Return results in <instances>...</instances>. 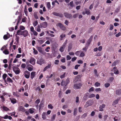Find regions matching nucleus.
Instances as JSON below:
<instances>
[{"instance_id": "f257e3e1", "label": "nucleus", "mask_w": 121, "mask_h": 121, "mask_svg": "<svg viewBox=\"0 0 121 121\" xmlns=\"http://www.w3.org/2000/svg\"><path fill=\"white\" fill-rule=\"evenodd\" d=\"M17 34L18 35H23L24 37H25L28 35V32L26 30L21 31V30H19L17 31Z\"/></svg>"}, {"instance_id": "f03ea898", "label": "nucleus", "mask_w": 121, "mask_h": 121, "mask_svg": "<svg viewBox=\"0 0 121 121\" xmlns=\"http://www.w3.org/2000/svg\"><path fill=\"white\" fill-rule=\"evenodd\" d=\"M82 84L81 83H75L74 85V89H80L82 86Z\"/></svg>"}, {"instance_id": "7ed1b4c3", "label": "nucleus", "mask_w": 121, "mask_h": 121, "mask_svg": "<svg viewBox=\"0 0 121 121\" xmlns=\"http://www.w3.org/2000/svg\"><path fill=\"white\" fill-rule=\"evenodd\" d=\"M64 16L67 18L70 19L72 17V15L71 14H69L67 12L64 13Z\"/></svg>"}, {"instance_id": "20e7f679", "label": "nucleus", "mask_w": 121, "mask_h": 121, "mask_svg": "<svg viewBox=\"0 0 121 121\" xmlns=\"http://www.w3.org/2000/svg\"><path fill=\"white\" fill-rule=\"evenodd\" d=\"M44 60L42 58L38 59L37 61V63L41 65L44 63Z\"/></svg>"}, {"instance_id": "39448f33", "label": "nucleus", "mask_w": 121, "mask_h": 121, "mask_svg": "<svg viewBox=\"0 0 121 121\" xmlns=\"http://www.w3.org/2000/svg\"><path fill=\"white\" fill-rule=\"evenodd\" d=\"M58 26L60 27V28L62 30H66V28L61 23H59Z\"/></svg>"}, {"instance_id": "423d86ee", "label": "nucleus", "mask_w": 121, "mask_h": 121, "mask_svg": "<svg viewBox=\"0 0 121 121\" xmlns=\"http://www.w3.org/2000/svg\"><path fill=\"white\" fill-rule=\"evenodd\" d=\"M25 75L24 76L25 77L27 78H29L30 76V73L27 71H26L25 73Z\"/></svg>"}, {"instance_id": "0eeeda50", "label": "nucleus", "mask_w": 121, "mask_h": 121, "mask_svg": "<svg viewBox=\"0 0 121 121\" xmlns=\"http://www.w3.org/2000/svg\"><path fill=\"white\" fill-rule=\"evenodd\" d=\"M92 101L91 100L87 101L86 104V106L88 107L91 105L92 104Z\"/></svg>"}, {"instance_id": "6e6552de", "label": "nucleus", "mask_w": 121, "mask_h": 121, "mask_svg": "<svg viewBox=\"0 0 121 121\" xmlns=\"http://www.w3.org/2000/svg\"><path fill=\"white\" fill-rule=\"evenodd\" d=\"M35 60L34 58L31 57L30 61V62L32 64L34 65H35Z\"/></svg>"}, {"instance_id": "1a4fd4ad", "label": "nucleus", "mask_w": 121, "mask_h": 121, "mask_svg": "<svg viewBox=\"0 0 121 121\" xmlns=\"http://www.w3.org/2000/svg\"><path fill=\"white\" fill-rule=\"evenodd\" d=\"M41 27H42L43 28H45L47 26V23L46 22H43L41 23Z\"/></svg>"}, {"instance_id": "9d476101", "label": "nucleus", "mask_w": 121, "mask_h": 121, "mask_svg": "<svg viewBox=\"0 0 121 121\" xmlns=\"http://www.w3.org/2000/svg\"><path fill=\"white\" fill-rule=\"evenodd\" d=\"M51 63L48 64V65L46 66L44 68L43 70V71H45L46 70L50 68L51 67Z\"/></svg>"}, {"instance_id": "9b49d317", "label": "nucleus", "mask_w": 121, "mask_h": 121, "mask_svg": "<svg viewBox=\"0 0 121 121\" xmlns=\"http://www.w3.org/2000/svg\"><path fill=\"white\" fill-rule=\"evenodd\" d=\"M52 14L54 15H55L56 16H59L61 17H62L63 16L62 14H60L59 13H57L55 12H53Z\"/></svg>"}, {"instance_id": "f8f14e48", "label": "nucleus", "mask_w": 121, "mask_h": 121, "mask_svg": "<svg viewBox=\"0 0 121 121\" xmlns=\"http://www.w3.org/2000/svg\"><path fill=\"white\" fill-rule=\"evenodd\" d=\"M69 83V82H66L65 81L62 80L61 83V85L62 86H66Z\"/></svg>"}, {"instance_id": "ddd939ff", "label": "nucleus", "mask_w": 121, "mask_h": 121, "mask_svg": "<svg viewBox=\"0 0 121 121\" xmlns=\"http://www.w3.org/2000/svg\"><path fill=\"white\" fill-rule=\"evenodd\" d=\"M15 68L16 67H13V70L15 74H18L20 73V70L18 68V70H15Z\"/></svg>"}, {"instance_id": "4468645a", "label": "nucleus", "mask_w": 121, "mask_h": 121, "mask_svg": "<svg viewBox=\"0 0 121 121\" xmlns=\"http://www.w3.org/2000/svg\"><path fill=\"white\" fill-rule=\"evenodd\" d=\"M105 104H103L101 105H100L99 108V110L100 111H102L103 110V108L105 107Z\"/></svg>"}, {"instance_id": "2eb2a0df", "label": "nucleus", "mask_w": 121, "mask_h": 121, "mask_svg": "<svg viewBox=\"0 0 121 121\" xmlns=\"http://www.w3.org/2000/svg\"><path fill=\"white\" fill-rule=\"evenodd\" d=\"M18 109L20 111L24 112L25 111V109L24 108L21 106H20L18 108Z\"/></svg>"}, {"instance_id": "dca6fc26", "label": "nucleus", "mask_w": 121, "mask_h": 121, "mask_svg": "<svg viewBox=\"0 0 121 121\" xmlns=\"http://www.w3.org/2000/svg\"><path fill=\"white\" fill-rule=\"evenodd\" d=\"M91 40L92 39L90 38L89 39V40L87 41V43L86 44V47H87V48L88 47L90 43Z\"/></svg>"}, {"instance_id": "f3484780", "label": "nucleus", "mask_w": 121, "mask_h": 121, "mask_svg": "<svg viewBox=\"0 0 121 121\" xmlns=\"http://www.w3.org/2000/svg\"><path fill=\"white\" fill-rule=\"evenodd\" d=\"M36 75V72H33L31 73L30 78L32 79H33Z\"/></svg>"}, {"instance_id": "a211bd4d", "label": "nucleus", "mask_w": 121, "mask_h": 121, "mask_svg": "<svg viewBox=\"0 0 121 121\" xmlns=\"http://www.w3.org/2000/svg\"><path fill=\"white\" fill-rule=\"evenodd\" d=\"M116 67H114L113 68V71L114 72V73L115 74H118L119 73V72L118 70L116 69Z\"/></svg>"}, {"instance_id": "6ab92c4d", "label": "nucleus", "mask_w": 121, "mask_h": 121, "mask_svg": "<svg viewBox=\"0 0 121 121\" xmlns=\"http://www.w3.org/2000/svg\"><path fill=\"white\" fill-rule=\"evenodd\" d=\"M11 102L13 104H14L17 102V100L14 98H10Z\"/></svg>"}, {"instance_id": "aec40b11", "label": "nucleus", "mask_w": 121, "mask_h": 121, "mask_svg": "<svg viewBox=\"0 0 121 121\" xmlns=\"http://www.w3.org/2000/svg\"><path fill=\"white\" fill-rule=\"evenodd\" d=\"M47 115V114L46 112H44L42 114V118L44 120L46 118V116Z\"/></svg>"}, {"instance_id": "412c9836", "label": "nucleus", "mask_w": 121, "mask_h": 121, "mask_svg": "<svg viewBox=\"0 0 121 121\" xmlns=\"http://www.w3.org/2000/svg\"><path fill=\"white\" fill-rule=\"evenodd\" d=\"M9 82L12 83L13 82V80L11 79L9 77H8L7 79L6 82Z\"/></svg>"}, {"instance_id": "4be33fe9", "label": "nucleus", "mask_w": 121, "mask_h": 121, "mask_svg": "<svg viewBox=\"0 0 121 121\" xmlns=\"http://www.w3.org/2000/svg\"><path fill=\"white\" fill-rule=\"evenodd\" d=\"M7 77V75L6 74L4 73L2 77L3 79L4 80L5 83H6V78Z\"/></svg>"}, {"instance_id": "5701e85b", "label": "nucleus", "mask_w": 121, "mask_h": 121, "mask_svg": "<svg viewBox=\"0 0 121 121\" xmlns=\"http://www.w3.org/2000/svg\"><path fill=\"white\" fill-rule=\"evenodd\" d=\"M116 94L118 95H121V90H117L116 91Z\"/></svg>"}, {"instance_id": "b1692460", "label": "nucleus", "mask_w": 121, "mask_h": 121, "mask_svg": "<svg viewBox=\"0 0 121 121\" xmlns=\"http://www.w3.org/2000/svg\"><path fill=\"white\" fill-rule=\"evenodd\" d=\"M35 110V109L32 108H30L29 109V112L31 114L33 113L34 112V110Z\"/></svg>"}, {"instance_id": "393cba45", "label": "nucleus", "mask_w": 121, "mask_h": 121, "mask_svg": "<svg viewBox=\"0 0 121 121\" xmlns=\"http://www.w3.org/2000/svg\"><path fill=\"white\" fill-rule=\"evenodd\" d=\"M65 36L66 35L64 34H62L60 36V40H62V38L64 37H65Z\"/></svg>"}, {"instance_id": "a878e982", "label": "nucleus", "mask_w": 121, "mask_h": 121, "mask_svg": "<svg viewBox=\"0 0 121 121\" xmlns=\"http://www.w3.org/2000/svg\"><path fill=\"white\" fill-rule=\"evenodd\" d=\"M77 113V109L76 108H75L74 109L73 111V115L75 116H76Z\"/></svg>"}, {"instance_id": "bb28decb", "label": "nucleus", "mask_w": 121, "mask_h": 121, "mask_svg": "<svg viewBox=\"0 0 121 121\" xmlns=\"http://www.w3.org/2000/svg\"><path fill=\"white\" fill-rule=\"evenodd\" d=\"M72 45L71 44H70L69 45L68 47V52H69L70 51V50L72 49Z\"/></svg>"}, {"instance_id": "cd10ccee", "label": "nucleus", "mask_w": 121, "mask_h": 121, "mask_svg": "<svg viewBox=\"0 0 121 121\" xmlns=\"http://www.w3.org/2000/svg\"><path fill=\"white\" fill-rule=\"evenodd\" d=\"M69 5L71 7H73L74 6V5L73 4V2L71 1L70 2V3L68 4V5L69 6Z\"/></svg>"}, {"instance_id": "c85d7f7f", "label": "nucleus", "mask_w": 121, "mask_h": 121, "mask_svg": "<svg viewBox=\"0 0 121 121\" xmlns=\"http://www.w3.org/2000/svg\"><path fill=\"white\" fill-rule=\"evenodd\" d=\"M3 109L4 111H7L8 110H9V109L7 107H5V106H4L3 107Z\"/></svg>"}, {"instance_id": "c756f323", "label": "nucleus", "mask_w": 121, "mask_h": 121, "mask_svg": "<svg viewBox=\"0 0 121 121\" xmlns=\"http://www.w3.org/2000/svg\"><path fill=\"white\" fill-rule=\"evenodd\" d=\"M37 50L40 52L41 53H43V51L41 48L39 47H38L37 48Z\"/></svg>"}, {"instance_id": "7c9ffc66", "label": "nucleus", "mask_w": 121, "mask_h": 121, "mask_svg": "<svg viewBox=\"0 0 121 121\" xmlns=\"http://www.w3.org/2000/svg\"><path fill=\"white\" fill-rule=\"evenodd\" d=\"M85 13L87 15H89L90 14V10L88 9H85Z\"/></svg>"}, {"instance_id": "2f4dec72", "label": "nucleus", "mask_w": 121, "mask_h": 121, "mask_svg": "<svg viewBox=\"0 0 121 121\" xmlns=\"http://www.w3.org/2000/svg\"><path fill=\"white\" fill-rule=\"evenodd\" d=\"M38 22L37 21H35L33 23V24L34 27L36 26L38 24Z\"/></svg>"}, {"instance_id": "473e14b6", "label": "nucleus", "mask_w": 121, "mask_h": 121, "mask_svg": "<svg viewBox=\"0 0 121 121\" xmlns=\"http://www.w3.org/2000/svg\"><path fill=\"white\" fill-rule=\"evenodd\" d=\"M80 54L79 56V57H83L85 56V54L84 52H80Z\"/></svg>"}, {"instance_id": "72a5a7b5", "label": "nucleus", "mask_w": 121, "mask_h": 121, "mask_svg": "<svg viewBox=\"0 0 121 121\" xmlns=\"http://www.w3.org/2000/svg\"><path fill=\"white\" fill-rule=\"evenodd\" d=\"M9 37V36L6 35H4L3 37L4 39L6 40L8 39Z\"/></svg>"}, {"instance_id": "f704fd0d", "label": "nucleus", "mask_w": 121, "mask_h": 121, "mask_svg": "<svg viewBox=\"0 0 121 121\" xmlns=\"http://www.w3.org/2000/svg\"><path fill=\"white\" fill-rule=\"evenodd\" d=\"M81 52V51H78L76 52L75 53V54L77 56H79V54L80 52Z\"/></svg>"}, {"instance_id": "c9c22d12", "label": "nucleus", "mask_w": 121, "mask_h": 121, "mask_svg": "<svg viewBox=\"0 0 121 121\" xmlns=\"http://www.w3.org/2000/svg\"><path fill=\"white\" fill-rule=\"evenodd\" d=\"M3 53L6 55L8 54L9 53V51L6 49L4 50L3 51Z\"/></svg>"}, {"instance_id": "e433bc0d", "label": "nucleus", "mask_w": 121, "mask_h": 121, "mask_svg": "<svg viewBox=\"0 0 121 121\" xmlns=\"http://www.w3.org/2000/svg\"><path fill=\"white\" fill-rule=\"evenodd\" d=\"M119 101L118 99L115 100L113 102V104L114 105H116L118 103Z\"/></svg>"}, {"instance_id": "4c0bfd02", "label": "nucleus", "mask_w": 121, "mask_h": 121, "mask_svg": "<svg viewBox=\"0 0 121 121\" xmlns=\"http://www.w3.org/2000/svg\"><path fill=\"white\" fill-rule=\"evenodd\" d=\"M48 107L49 108L51 109H52L53 108V106H52V105L51 104H49L48 105Z\"/></svg>"}, {"instance_id": "58836bf2", "label": "nucleus", "mask_w": 121, "mask_h": 121, "mask_svg": "<svg viewBox=\"0 0 121 121\" xmlns=\"http://www.w3.org/2000/svg\"><path fill=\"white\" fill-rule=\"evenodd\" d=\"M95 96V95L94 94H91L89 96V98H91L94 97Z\"/></svg>"}, {"instance_id": "ea45409f", "label": "nucleus", "mask_w": 121, "mask_h": 121, "mask_svg": "<svg viewBox=\"0 0 121 121\" xmlns=\"http://www.w3.org/2000/svg\"><path fill=\"white\" fill-rule=\"evenodd\" d=\"M65 48L62 47H61L59 49V51L61 52H63Z\"/></svg>"}, {"instance_id": "a19ab883", "label": "nucleus", "mask_w": 121, "mask_h": 121, "mask_svg": "<svg viewBox=\"0 0 121 121\" xmlns=\"http://www.w3.org/2000/svg\"><path fill=\"white\" fill-rule=\"evenodd\" d=\"M40 101V99H37L35 102L36 104L38 105Z\"/></svg>"}, {"instance_id": "79ce46f5", "label": "nucleus", "mask_w": 121, "mask_h": 121, "mask_svg": "<svg viewBox=\"0 0 121 121\" xmlns=\"http://www.w3.org/2000/svg\"><path fill=\"white\" fill-rule=\"evenodd\" d=\"M71 58V57H70L69 55H68L66 56V60H70Z\"/></svg>"}, {"instance_id": "37998d69", "label": "nucleus", "mask_w": 121, "mask_h": 121, "mask_svg": "<svg viewBox=\"0 0 121 121\" xmlns=\"http://www.w3.org/2000/svg\"><path fill=\"white\" fill-rule=\"evenodd\" d=\"M87 116V114L86 113H85L81 116V117L82 118H84L85 117Z\"/></svg>"}, {"instance_id": "c03bdc74", "label": "nucleus", "mask_w": 121, "mask_h": 121, "mask_svg": "<svg viewBox=\"0 0 121 121\" xmlns=\"http://www.w3.org/2000/svg\"><path fill=\"white\" fill-rule=\"evenodd\" d=\"M110 85V84L108 83H106L104 84L106 88L108 87Z\"/></svg>"}, {"instance_id": "a18cd8bd", "label": "nucleus", "mask_w": 121, "mask_h": 121, "mask_svg": "<svg viewBox=\"0 0 121 121\" xmlns=\"http://www.w3.org/2000/svg\"><path fill=\"white\" fill-rule=\"evenodd\" d=\"M110 28L109 30H112L113 29V26L112 24H111L110 25Z\"/></svg>"}, {"instance_id": "49530a36", "label": "nucleus", "mask_w": 121, "mask_h": 121, "mask_svg": "<svg viewBox=\"0 0 121 121\" xmlns=\"http://www.w3.org/2000/svg\"><path fill=\"white\" fill-rule=\"evenodd\" d=\"M76 103H78L79 101V98L77 96L76 98Z\"/></svg>"}, {"instance_id": "de8ad7c7", "label": "nucleus", "mask_w": 121, "mask_h": 121, "mask_svg": "<svg viewBox=\"0 0 121 121\" xmlns=\"http://www.w3.org/2000/svg\"><path fill=\"white\" fill-rule=\"evenodd\" d=\"M47 6L48 8V9H49L50 8L51 5L50 2H48V3L47 4Z\"/></svg>"}, {"instance_id": "09e8293b", "label": "nucleus", "mask_w": 121, "mask_h": 121, "mask_svg": "<svg viewBox=\"0 0 121 121\" xmlns=\"http://www.w3.org/2000/svg\"><path fill=\"white\" fill-rule=\"evenodd\" d=\"M43 104V103H41V102L39 106V111H40V109L42 107V106Z\"/></svg>"}, {"instance_id": "8fccbe9b", "label": "nucleus", "mask_w": 121, "mask_h": 121, "mask_svg": "<svg viewBox=\"0 0 121 121\" xmlns=\"http://www.w3.org/2000/svg\"><path fill=\"white\" fill-rule=\"evenodd\" d=\"M114 79V78L112 77H110L109 78V80L110 82H112L113 80Z\"/></svg>"}, {"instance_id": "3c124183", "label": "nucleus", "mask_w": 121, "mask_h": 121, "mask_svg": "<svg viewBox=\"0 0 121 121\" xmlns=\"http://www.w3.org/2000/svg\"><path fill=\"white\" fill-rule=\"evenodd\" d=\"M77 59V57H73L72 58L71 61H73V62L75 60Z\"/></svg>"}, {"instance_id": "603ef678", "label": "nucleus", "mask_w": 121, "mask_h": 121, "mask_svg": "<svg viewBox=\"0 0 121 121\" xmlns=\"http://www.w3.org/2000/svg\"><path fill=\"white\" fill-rule=\"evenodd\" d=\"M121 32H119L118 34H116L115 35V36L116 37H118L121 35Z\"/></svg>"}, {"instance_id": "864d4df0", "label": "nucleus", "mask_w": 121, "mask_h": 121, "mask_svg": "<svg viewBox=\"0 0 121 121\" xmlns=\"http://www.w3.org/2000/svg\"><path fill=\"white\" fill-rule=\"evenodd\" d=\"M100 83L98 82H96L95 84V86H98L100 85Z\"/></svg>"}, {"instance_id": "5fc2aeb1", "label": "nucleus", "mask_w": 121, "mask_h": 121, "mask_svg": "<svg viewBox=\"0 0 121 121\" xmlns=\"http://www.w3.org/2000/svg\"><path fill=\"white\" fill-rule=\"evenodd\" d=\"M26 66V65L25 64H22L21 65V67L23 68H25Z\"/></svg>"}, {"instance_id": "6e6d98bb", "label": "nucleus", "mask_w": 121, "mask_h": 121, "mask_svg": "<svg viewBox=\"0 0 121 121\" xmlns=\"http://www.w3.org/2000/svg\"><path fill=\"white\" fill-rule=\"evenodd\" d=\"M65 73H64V74L63 75H61L60 76V78H64L65 76Z\"/></svg>"}, {"instance_id": "4d7b16f0", "label": "nucleus", "mask_w": 121, "mask_h": 121, "mask_svg": "<svg viewBox=\"0 0 121 121\" xmlns=\"http://www.w3.org/2000/svg\"><path fill=\"white\" fill-rule=\"evenodd\" d=\"M94 88L93 87H91V88H90L89 90V92H90L91 91H93L94 90Z\"/></svg>"}, {"instance_id": "13d9d810", "label": "nucleus", "mask_w": 121, "mask_h": 121, "mask_svg": "<svg viewBox=\"0 0 121 121\" xmlns=\"http://www.w3.org/2000/svg\"><path fill=\"white\" fill-rule=\"evenodd\" d=\"M102 46H99L98 48V51H100L102 50Z\"/></svg>"}, {"instance_id": "bf43d9fd", "label": "nucleus", "mask_w": 121, "mask_h": 121, "mask_svg": "<svg viewBox=\"0 0 121 121\" xmlns=\"http://www.w3.org/2000/svg\"><path fill=\"white\" fill-rule=\"evenodd\" d=\"M33 33L34 35L35 36H37V35L38 34L37 32H36L35 30H34V31H33Z\"/></svg>"}, {"instance_id": "052dcab7", "label": "nucleus", "mask_w": 121, "mask_h": 121, "mask_svg": "<svg viewBox=\"0 0 121 121\" xmlns=\"http://www.w3.org/2000/svg\"><path fill=\"white\" fill-rule=\"evenodd\" d=\"M20 29L21 30H23L25 29V28L24 26H21L20 27Z\"/></svg>"}, {"instance_id": "680f3d73", "label": "nucleus", "mask_w": 121, "mask_h": 121, "mask_svg": "<svg viewBox=\"0 0 121 121\" xmlns=\"http://www.w3.org/2000/svg\"><path fill=\"white\" fill-rule=\"evenodd\" d=\"M80 65H75V69H77L78 67H79L80 66Z\"/></svg>"}, {"instance_id": "e2e57ef3", "label": "nucleus", "mask_w": 121, "mask_h": 121, "mask_svg": "<svg viewBox=\"0 0 121 121\" xmlns=\"http://www.w3.org/2000/svg\"><path fill=\"white\" fill-rule=\"evenodd\" d=\"M56 117V115H53L52 117V118L51 120L52 121L53 120L55 119V118Z\"/></svg>"}, {"instance_id": "0e129e2a", "label": "nucleus", "mask_w": 121, "mask_h": 121, "mask_svg": "<svg viewBox=\"0 0 121 121\" xmlns=\"http://www.w3.org/2000/svg\"><path fill=\"white\" fill-rule=\"evenodd\" d=\"M30 30L31 32H33L35 30H34V28L32 26H31L30 28Z\"/></svg>"}, {"instance_id": "69168bd1", "label": "nucleus", "mask_w": 121, "mask_h": 121, "mask_svg": "<svg viewBox=\"0 0 121 121\" xmlns=\"http://www.w3.org/2000/svg\"><path fill=\"white\" fill-rule=\"evenodd\" d=\"M102 53L101 52H98L97 53L96 55V56H100L102 55Z\"/></svg>"}, {"instance_id": "338daca9", "label": "nucleus", "mask_w": 121, "mask_h": 121, "mask_svg": "<svg viewBox=\"0 0 121 121\" xmlns=\"http://www.w3.org/2000/svg\"><path fill=\"white\" fill-rule=\"evenodd\" d=\"M50 49V48L49 47H48L46 49H45V51L47 52H49V50H48V49Z\"/></svg>"}, {"instance_id": "774afa93", "label": "nucleus", "mask_w": 121, "mask_h": 121, "mask_svg": "<svg viewBox=\"0 0 121 121\" xmlns=\"http://www.w3.org/2000/svg\"><path fill=\"white\" fill-rule=\"evenodd\" d=\"M83 62V61L81 60H79L78 61V64H82Z\"/></svg>"}]
</instances>
